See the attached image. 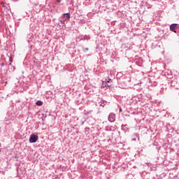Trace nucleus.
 Wrapping results in <instances>:
<instances>
[{
	"label": "nucleus",
	"mask_w": 179,
	"mask_h": 179,
	"mask_svg": "<svg viewBox=\"0 0 179 179\" xmlns=\"http://www.w3.org/2000/svg\"><path fill=\"white\" fill-rule=\"evenodd\" d=\"M36 141H38V136L31 134L30 138H29V142L30 143H35Z\"/></svg>",
	"instance_id": "1"
},
{
	"label": "nucleus",
	"mask_w": 179,
	"mask_h": 179,
	"mask_svg": "<svg viewBox=\"0 0 179 179\" xmlns=\"http://www.w3.org/2000/svg\"><path fill=\"white\" fill-rule=\"evenodd\" d=\"M0 146H1V143H0Z\"/></svg>",
	"instance_id": "10"
},
{
	"label": "nucleus",
	"mask_w": 179,
	"mask_h": 179,
	"mask_svg": "<svg viewBox=\"0 0 179 179\" xmlns=\"http://www.w3.org/2000/svg\"><path fill=\"white\" fill-rule=\"evenodd\" d=\"M88 49L87 48H86V50H87Z\"/></svg>",
	"instance_id": "9"
},
{
	"label": "nucleus",
	"mask_w": 179,
	"mask_h": 179,
	"mask_svg": "<svg viewBox=\"0 0 179 179\" xmlns=\"http://www.w3.org/2000/svg\"><path fill=\"white\" fill-rule=\"evenodd\" d=\"M63 17H64V19H66V20H69V18L71 17V16H69V13H66L63 15Z\"/></svg>",
	"instance_id": "3"
},
{
	"label": "nucleus",
	"mask_w": 179,
	"mask_h": 179,
	"mask_svg": "<svg viewBox=\"0 0 179 179\" xmlns=\"http://www.w3.org/2000/svg\"><path fill=\"white\" fill-rule=\"evenodd\" d=\"M0 152H1V150H0Z\"/></svg>",
	"instance_id": "11"
},
{
	"label": "nucleus",
	"mask_w": 179,
	"mask_h": 179,
	"mask_svg": "<svg viewBox=\"0 0 179 179\" xmlns=\"http://www.w3.org/2000/svg\"><path fill=\"white\" fill-rule=\"evenodd\" d=\"M176 27H177V24H173L171 25L170 29H171V30L172 31H176L175 30H176Z\"/></svg>",
	"instance_id": "4"
},
{
	"label": "nucleus",
	"mask_w": 179,
	"mask_h": 179,
	"mask_svg": "<svg viewBox=\"0 0 179 179\" xmlns=\"http://www.w3.org/2000/svg\"><path fill=\"white\" fill-rule=\"evenodd\" d=\"M108 121H110V122H114V121H115V115L114 113H110L109 115Z\"/></svg>",
	"instance_id": "2"
},
{
	"label": "nucleus",
	"mask_w": 179,
	"mask_h": 179,
	"mask_svg": "<svg viewBox=\"0 0 179 179\" xmlns=\"http://www.w3.org/2000/svg\"><path fill=\"white\" fill-rule=\"evenodd\" d=\"M36 106H43V101H36Z\"/></svg>",
	"instance_id": "5"
},
{
	"label": "nucleus",
	"mask_w": 179,
	"mask_h": 179,
	"mask_svg": "<svg viewBox=\"0 0 179 179\" xmlns=\"http://www.w3.org/2000/svg\"><path fill=\"white\" fill-rule=\"evenodd\" d=\"M121 111H122V108L120 109V113H121Z\"/></svg>",
	"instance_id": "8"
},
{
	"label": "nucleus",
	"mask_w": 179,
	"mask_h": 179,
	"mask_svg": "<svg viewBox=\"0 0 179 179\" xmlns=\"http://www.w3.org/2000/svg\"><path fill=\"white\" fill-rule=\"evenodd\" d=\"M9 61L10 62H13V59H12V57H10Z\"/></svg>",
	"instance_id": "6"
},
{
	"label": "nucleus",
	"mask_w": 179,
	"mask_h": 179,
	"mask_svg": "<svg viewBox=\"0 0 179 179\" xmlns=\"http://www.w3.org/2000/svg\"><path fill=\"white\" fill-rule=\"evenodd\" d=\"M57 2L59 3H61V0H57Z\"/></svg>",
	"instance_id": "7"
}]
</instances>
